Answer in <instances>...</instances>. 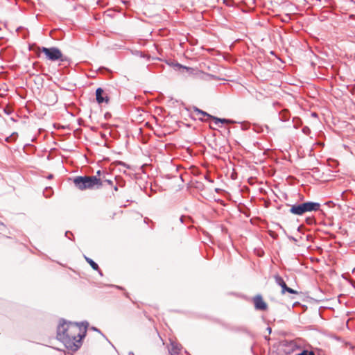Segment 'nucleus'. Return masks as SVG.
<instances>
[{
    "label": "nucleus",
    "instance_id": "1",
    "mask_svg": "<svg viewBox=\"0 0 355 355\" xmlns=\"http://www.w3.org/2000/svg\"><path fill=\"white\" fill-rule=\"evenodd\" d=\"M88 326L87 321L72 322L62 319L58 326L57 339L68 349L76 352L80 348L82 340L86 336Z\"/></svg>",
    "mask_w": 355,
    "mask_h": 355
},
{
    "label": "nucleus",
    "instance_id": "2",
    "mask_svg": "<svg viewBox=\"0 0 355 355\" xmlns=\"http://www.w3.org/2000/svg\"><path fill=\"white\" fill-rule=\"evenodd\" d=\"M73 182L75 187L81 191L101 189V180L96 176H76L73 178Z\"/></svg>",
    "mask_w": 355,
    "mask_h": 355
},
{
    "label": "nucleus",
    "instance_id": "3",
    "mask_svg": "<svg viewBox=\"0 0 355 355\" xmlns=\"http://www.w3.org/2000/svg\"><path fill=\"white\" fill-rule=\"evenodd\" d=\"M320 204L315 202L307 201L302 203H295L291 205L289 212L297 216H302L306 212L316 211L320 209Z\"/></svg>",
    "mask_w": 355,
    "mask_h": 355
},
{
    "label": "nucleus",
    "instance_id": "4",
    "mask_svg": "<svg viewBox=\"0 0 355 355\" xmlns=\"http://www.w3.org/2000/svg\"><path fill=\"white\" fill-rule=\"evenodd\" d=\"M40 51L44 53L46 58L51 61L55 62L60 60L62 62L67 61L66 57H63L61 51L57 47H42Z\"/></svg>",
    "mask_w": 355,
    "mask_h": 355
},
{
    "label": "nucleus",
    "instance_id": "5",
    "mask_svg": "<svg viewBox=\"0 0 355 355\" xmlns=\"http://www.w3.org/2000/svg\"><path fill=\"white\" fill-rule=\"evenodd\" d=\"M96 99L98 104L107 103L110 101V98L107 94H105V92L101 87H98L96 90Z\"/></svg>",
    "mask_w": 355,
    "mask_h": 355
},
{
    "label": "nucleus",
    "instance_id": "6",
    "mask_svg": "<svg viewBox=\"0 0 355 355\" xmlns=\"http://www.w3.org/2000/svg\"><path fill=\"white\" fill-rule=\"evenodd\" d=\"M254 307L257 310L265 311L267 309V304L263 301L261 295H256L254 299Z\"/></svg>",
    "mask_w": 355,
    "mask_h": 355
},
{
    "label": "nucleus",
    "instance_id": "7",
    "mask_svg": "<svg viewBox=\"0 0 355 355\" xmlns=\"http://www.w3.org/2000/svg\"><path fill=\"white\" fill-rule=\"evenodd\" d=\"M194 109V112L195 113L197 114V115H201L202 116H206L207 118L206 119H204L202 117H198V119L202 121H205V122H208L209 121V119L210 117H211V115L209 114V113L196 107H193Z\"/></svg>",
    "mask_w": 355,
    "mask_h": 355
},
{
    "label": "nucleus",
    "instance_id": "8",
    "mask_svg": "<svg viewBox=\"0 0 355 355\" xmlns=\"http://www.w3.org/2000/svg\"><path fill=\"white\" fill-rule=\"evenodd\" d=\"M275 282L277 284H278L282 288V293H285V290H286L287 285L283 278L280 277L279 275H275Z\"/></svg>",
    "mask_w": 355,
    "mask_h": 355
},
{
    "label": "nucleus",
    "instance_id": "9",
    "mask_svg": "<svg viewBox=\"0 0 355 355\" xmlns=\"http://www.w3.org/2000/svg\"><path fill=\"white\" fill-rule=\"evenodd\" d=\"M171 348L168 349V352L171 354H178L181 349V345L175 342L171 341Z\"/></svg>",
    "mask_w": 355,
    "mask_h": 355
},
{
    "label": "nucleus",
    "instance_id": "10",
    "mask_svg": "<svg viewBox=\"0 0 355 355\" xmlns=\"http://www.w3.org/2000/svg\"><path fill=\"white\" fill-rule=\"evenodd\" d=\"M210 119L214 121V123L216 125L219 123H234V121L230 119L218 118V117H216V116H214L212 115H211V117H210L209 120Z\"/></svg>",
    "mask_w": 355,
    "mask_h": 355
},
{
    "label": "nucleus",
    "instance_id": "11",
    "mask_svg": "<svg viewBox=\"0 0 355 355\" xmlns=\"http://www.w3.org/2000/svg\"><path fill=\"white\" fill-rule=\"evenodd\" d=\"M279 118L280 121L285 122L288 121V119H290V114L287 110H284L279 112Z\"/></svg>",
    "mask_w": 355,
    "mask_h": 355
},
{
    "label": "nucleus",
    "instance_id": "12",
    "mask_svg": "<svg viewBox=\"0 0 355 355\" xmlns=\"http://www.w3.org/2000/svg\"><path fill=\"white\" fill-rule=\"evenodd\" d=\"M98 179L101 180V188L104 185V183H107L110 186L113 185V181L112 180L107 179L105 174H103V177L98 178Z\"/></svg>",
    "mask_w": 355,
    "mask_h": 355
},
{
    "label": "nucleus",
    "instance_id": "13",
    "mask_svg": "<svg viewBox=\"0 0 355 355\" xmlns=\"http://www.w3.org/2000/svg\"><path fill=\"white\" fill-rule=\"evenodd\" d=\"M85 259L94 270H99L98 265L94 260L89 257H87L86 256H85Z\"/></svg>",
    "mask_w": 355,
    "mask_h": 355
},
{
    "label": "nucleus",
    "instance_id": "14",
    "mask_svg": "<svg viewBox=\"0 0 355 355\" xmlns=\"http://www.w3.org/2000/svg\"><path fill=\"white\" fill-rule=\"evenodd\" d=\"M263 128H266L267 130V132H269V128L267 125H265L264 126H261L257 124L253 125V130L257 132H263Z\"/></svg>",
    "mask_w": 355,
    "mask_h": 355
},
{
    "label": "nucleus",
    "instance_id": "15",
    "mask_svg": "<svg viewBox=\"0 0 355 355\" xmlns=\"http://www.w3.org/2000/svg\"><path fill=\"white\" fill-rule=\"evenodd\" d=\"M17 137H18V133L15 132H12L10 136L7 137L5 139V141L6 142H12V141H15Z\"/></svg>",
    "mask_w": 355,
    "mask_h": 355
},
{
    "label": "nucleus",
    "instance_id": "16",
    "mask_svg": "<svg viewBox=\"0 0 355 355\" xmlns=\"http://www.w3.org/2000/svg\"><path fill=\"white\" fill-rule=\"evenodd\" d=\"M286 288L287 289L285 290V293L288 292V293H289L291 294H297V292L295 290H294V289H293V288H290L288 286H287Z\"/></svg>",
    "mask_w": 355,
    "mask_h": 355
},
{
    "label": "nucleus",
    "instance_id": "17",
    "mask_svg": "<svg viewBox=\"0 0 355 355\" xmlns=\"http://www.w3.org/2000/svg\"><path fill=\"white\" fill-rule=\"evenodd\" d=\"M306 223L309 225H311L314 223V218L312 217H307L306 218Z\"/></svg>",
    "mask_w": 355,
    "mask_h": 355
},
{
    "label": "nucleus",
    "instance_id": "18",
    "mask_svg": "<svg viewBox=\"0 0 355 355\" xmlns=\"http://www.w3.org/2000/svg\"><path fill=\"white\" fill-rule=\"evenodd\" d=\"M175 67L178 68V69H186V70H189L190 68L187 67H185V66H183L180 63H176L175 64Z\"/></svg>",
    "mask_w": 355,
    "mask_h": 355
},
{
    "label": "nucleus",
    "instance_id": "19",
    "mask_svg": "<svg viewBox=\"0 0 355 355\" xmlns=\"http://www.w3.org/2000/svg\"><path fill=\"white\" fill-rule=\"evenodd\" d=\"M302 132L305 134V135H309L310 132H311V130L309 127L307 126H304L303 128H302Z\"/></svg>",
    "mask_w": 355,
    "mask_h": 355
},
{
    "label": "nucleus",
    "instance_id": "20",
    "mask_svg": "<svg viewBox=\"0 0 355 355\" xmlns=\"http://www.w3.org/2000/svg\"><path fill=\"white\" fill-rule=\"evenodd\" d=\"M223 3L227 6H232V0H223Z\"/></svg>",
    "mask_w": 355,
    "mask_h": 355
},
{
    "label": "nucleus",
    "instance_id": "21",
    "mask_svg": "<svg viewBox=\"0 0 355 355\" xmlns=\"http://www.w3.org/2000/svg\"><path fill=\"white\" fill-rule=\"evenodd\" d=\"M98 71L102 73H104L105 71L110 72V71L107 68H105V67H101L98 69Z\"/></svg>",
    "mask_w": 355,
    "mask_h": 355
},
{
    "label": "nucleus",
    "instance_id": "22",
    "mask_svg": "<svg viewBox=\"0 0 355 355\" xmlns=\"http://www.w3.org/2000/svg\"><path fill=\"white\" fill-rule=\"evenodd\" d=\"M103 174H105L104 172H102L101 170H98L96 172V175L95 176H96L97 178H100V177H103Z\"/></svg>",
    "mask_w": 355,
    "mask_h": 355
},
{
    "label": "nucleus",
    "instance_id": "23",
    "mask_svg": "<svg viewBox=\"0 0 355 355\" xmlns=\"http://www.w3.org/2000/svg\"><path fill=\"white\" fill-rule=\"evenodd\" d=\"M306 355H315V352H313V351H309L306 349Z\"/></svg>",
    "mask_w": 355,
    "mask_h": 355
},
{
    "label": "nucleus",
    "instance_id": "24",
    "mask_svg": "<svg viewBox=\"0 0 355 355\" xmlns=\"http://www.w3.org/2000/svg\"><path fill=\"white\" fill-rule=\"evenodd\" d=\"M306 349H304L300 353H299L296 355H306Z\"/></svg>",
    "mask_w": 355,
    "mask_h": 355
},
{
    "label": "nucleus",
    "instance_id": "25",
    "mask_svg": "<svg viewBox=\"0 0 355 355\" xmlns=\"http://www.w3.org/2000/svg\"><path fill=\"white\" fill-rule=\"evenodd\" d=\"M69 234L72 235V233H71L70 231H67V232H65V236H66V237H67V238H69V239H71L69 237Z\"/></svg>",
    "mask_w": 355,
    "mask_h": 355
},
{
    "label": "nucleus",
    "instance_id": "26",
    "mask_svg": "<svg viewBox=\"0 0 355 355\" xmlns=\"http://www.w3.org/2000/svg\"><path fill=\"white\" fill-rule=\"evenodd\" d=\"M295 120H297V121H298V122H296V124H297V125H300V123H301L300 119L294 118V119H293V121L294 122V121H295Z\"/></svg>",
    "mask_w": 355,
    "mask_h": 355
},
{
    "label": "nucleus",
    "instance_id": "27",
    "mask_svg": "<svg viewBox=\"0 0 355 355\" xmlns=\"http://www.w3.org/2000/svg\"><path fill=\"white\" fill-rule=\"evenodd\" d=\"M184 216H181L179 218V220L182 223L183 221H184Z\"/></svg>",
    "mask_w": 355,
    "mask_h": 355
},
{
    "label": "nucleus",
    "instance_id": "28",
    "mask_svg": "<svg viewBox=\"0 0 355 355\" xmlns=\"http://www.w3.org/2000/svg\"><path fill=\"white\" fill-rule=\"evenodd\" d=\"M92 329L94 331H96L101 334V331L98 329H97L96 327H92Z\"/></svg>",
    "mask_w": 355,
    "mask_h": 355
},
{
    "label": "nucleus",
    "instance_id": "29",
    "mask_svg": "<svg viewBox=\"0 0 355 355\" xmlns=\"http://www.w3.org/2000/svg\"><path fill=\"white\" fill-rule=\"evenodd\" d=\"M291 345L294 348V347H297V346L293 343V342H291Z\"/></svg>",
    "mask_w": 355,
    "mask_h": 355
},
{
    "label": "nucleus",
    "instance_id": "30",
    "mask_svg": "<svg viewBox=\"0 0 355 355\" xmlns=\"http://www.w3.org/2000/svg\"><path fill=\"white\" fill-rule=\"evenodd\" d=\"M113 189H114V190L115 191H118V187H117V185H115V186L113 187Z\"/></svg>",
    "mask_w": 355,
    "mask_h": 355
},
{
    "label": "nucleus",
    "instance_id": "31",
    "mask_svg": "<svg viewBox=\"0 0 355 355\" xmlns=\"http://www.w3.org/2000/svg\"><path fill=\"white\" fill-rule=\"evenodd\" d=\"M267 330H268V333H269V334H270V333H271V331H272V329H271V328H270V327H268V328H267Z\"/></svg>",
    "mask_w": 355,
    "mask_h": 355
},
{
    "label": "nucleus",
    "instance_id": "32",
    "mask_svg": "<svg viewBox=\"0 0 355 355\" xmlns=\"http://www.w3.org/2000/svg\"><path fill=\"white\" fill-rule=\"evenodd\" d=\"M101 276H103L102 271L99 269V270H97Z\"/></svg>",
    "mask_w": 355,
    "mask_h": 355
},
{
    "label": "nucleus",
    "instance_id": "33",
    "mask_svg": "<svg viewBox=\"0 0 355 355\" xmlns=\"http://www.w3.org/2000/svg\"><path fill=\"white\" fill-rule=\"evenodd\" d=\"M351 284L355 288V282H352Z\"/></svg>",
    "mask_w": 355,
    "mask_h": 355
},
{
    "label": "nucleus",
    "instance_id": "34",
    "mask_svg": "<svg viewBox=\"0 0 355 355\" xmlns=\"http://www.w3.org/2000/svg\"><path fill=\"white\" fill-rule=\"evenodd\" d=\"M290 239L293 240V241H295V239L294 237H293V236H291V237H290Z\"/></svg>",
    "mask_w": 355,
    "mask_h": 355
},
{
    "label": "nucleus",
    "instance_id": "35",
    "mask_svg": "<svg viewBox=\"0 0 355 355\" xmlns=\"http://www.w3.org/2000/svg\"><path fill=\"white\" fill-rule=\"evenodd\" d=\"M120 164L123 165V166H125V165H126L125 163H123V162H120Z\"/></svg>",
    "mask_w": 355,
    "mask_h": 355
},
{
    "label": "nucleus",
    "instance_id": "36",
    "mask_svg": "<svg viewBox=\"0 0 355 355\" xmlns=\"http://www.w3.org/2000/svg\"><path fill=\"white\" fill-rule=\"evenodd\" d=\"M129 355H135L133 352H129Z\"/></svg>",
    "mask_w": 355,
    "mask_h": 355
},
{
    "label": "nucleus",
    "instance_id": "37",
    "mask_svg": "<svg viewBox=\"0 0 355 355\" xmlns=\"http://www.w3.org/2000/svg\"><path fill=\"white\" fill-rule=\"evenodd\" d=\"M294 128H297V124H295V125H294Z\"/></svg>",
    "mask_w": 355,
    "mask_h": 355
},
{
    "label": "nucleus",
    "instance_id": "38",
    "mask_svg": "<svg viewBox=\"0 0 355 355\" xmlns=\"http://www.w3.org/2000/svg\"><path fill=\"white\" fill-rule=\"evenodd\" d=\"M247 128H246V126H243V130H246Z\"/></svg>",
    "mask_w": 355,
    "mask_h": 355
},
{
    "label": "nucleus",
    "instance_id": "39",
    "mask_svg": "<svg viewBox=\"0 0 355 355\" xmlns=\"http://www.w3.org/2000/svg\"><path fill=\"white\" fill-rule=\"evenodd\" d=\"M312 115H313V116H316V114L315 113H313Z\"/></svg>",
    "mask_w": 355,
    "mask_h": 355
},
{
    "label": "nucleus",
    "instance_id": "40",
    "mask_svg": "<svg viewBox=\"0 0 355 355\" xmlns=\"http://www.w3.org/2000/svg\"><path fill=\"white\" fill-rule=\"evenodd\" d=\"M52 178V175H49V178Z\"/></svg>",
    "mask_w": 355,
    "mask_h": 355
},
{
    "label": "nucleus",
    "instance_id": "41",
    "mask_svg": "<svg viewBox=\"0 0 355 355\" xmlns=\"http://www.w3.org/2000/svg\"><path fill=\"white\" fill-rule=\"evenodd\" d=\"M44 195L45 196L46 198L49 197V196L45 195V193H44Z\"/></svg>",
    "mask_w": 355,
    "mask_h": 355
}]
</instances>
